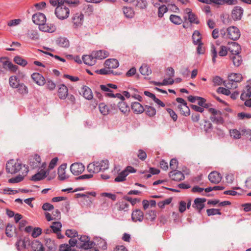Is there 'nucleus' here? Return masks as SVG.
<instances>
[{
	"label": "nucleus",
	"instance_id": "c03bdc74",
	"mask_svg": "<svg viewBox=\"0 0 251 251\" xmlns=\"http://www.w3.org/2000/svg\"><path fill=\"white\" fill-rule=\"evenodd\" d=\"M140 72L144 75H149L151 73V70L150 67L147 65H144L140 67Z\"/></svg>",
	"mask_w": 251,
	"mask_h": 251
},
{
	"label": "nucleus",
	"instance_id": "4c0bfd02",
	"mask_svg": "<svg viewBox=\"0 0 251 251\" xmlns=\"http://www.w3.org/2000/svg\"><path fill=\"white\" fill-rule=\"evenodd\" d=\"M251 96V86L248 85L246 86L245 89L241 95V99L245 100L247 98Z\"/></svg>",
	"mask_w": 251,
	"mask_h": 251
},
{
	"label": "nucleus",
	"instance_id": "bb28decb",
	"mask_svg": "<svg viewBox=\"0 0 251 251\" xmlns=\"http://www.w3.org/2000/svg\"><path fill=\"white\" fill-rule=\"evenodd\" d=\"M104 65L108 69H115L118 67L119 63L116 59H108L105 61Z\"/></svg>",
	"mask_w": 251,
	"mask_h": 251
},
{
	"label": "nucleus",
	"instance_id": "72a5a7b5",
	"mask_svg": "<svg viewBox=\"0 0 251 251\" xmlns=\"http://www.w3.org/2000/svg\"><path fill=\"white\" fill-rule=\"evenodd\" d=\"M41 159L40 156L38 154H35L32 158L30 159V166L33 168H35L39 166Z\"/></svg>",
	"mask_w": 251,
	"mask_h": 251
},
{
	"label": "nucleus",
	"instance_id": "423d86ee",
	"mask_svg": "<svg viewBox=\"0 0 251 251\" xmlns=\"http://www.w3.org/2000/svg\"><path fill=\"white\" fill-rule=\"evenodd\" d=\"M208 111L211 114L210 119L212 122L216 124H222L224 122L222 113L220 111L210 108L208 109Z\"/></svg>",
	"mask_w": 251,
	"mask_h": 251
},
{
	"label": "nucleus",
	"instance_id": "69168bd1",
	"mask_svg": "<svg viewBox=\"0 0 251 251\" xmlns=\"http://www.w3.org/2000/svg\"><path fill=\"white\" fill-rule=\"evenodd\" d=\"M42 233V229L39 227H36L33 229L32 232V236L33 238H37Z\"/></svg>",
	"mask_w": 251,
	"mask_h": 251
},
{
	"label": "nucleus",
	"instance_id": "1a4fd4ad",
	"mask_svg": "<svg viewBox=\"0 0 251 251\" xmlns=\"http://www.w3.org/2000/svg\"><path fill=\"white\" fill-rule=\"evenodd\" d=\"M84 169L85 167L81 163H75L72 164L70 166L71 172L75 176H78L81 174L83 172Z\"/></svg>",
	"mask_w": 251,
	"mask_h": 251
},
{
	"label": "nucleus",
	"instance_id": "4468645a",
	"mask_svg": "<svg viewBox=\"0 0 251 251\" xmlns=\"http://www.w3.org/2000/svg\"><path fill=\"white\" fill-rule=\"evenodd\" d=\"M169 177L173 180L179 181L184 179L185 176L181 172L174 170L169 173Z\"/></svg>",
	"mask_w": 251,
	"mask_h": 251
},
{
	"label": "nucleus",
	"instance_id": "9b49d317",
	"mask_svg": "<svg viewBox=\"0 0 251 251\" xmlns=\"http://www.w3.org/2000/svg\"><path fill=\"white\" fill-rule=\"evenodd\" d=\"M244 9L240 6H235L231 11V16L234 21H238L241 19L243 15Z\"/></svg>",
	"mask_w": 251,
	"mask_h": 251
},
{
	"label": "nucleus",
	"instance_id": "f3484780",
	"mask_svg": "<svg viewBox=\"0 0 251 251\" xmlns=\"http://www.w3.org/2000/svg\"><path fill=\"white\" fill-rule=\"evenodd\" d=\"M131 218L132 221L135 222H142L144 218V213L141 210L136 209L132 212Z\"/></svg>",
	"mask_w": 251,
	"mask_h": 251
},
{
	"label": "nucleus",
	"instance_id": "a878e982",
	"mask_svg": "<svg viewBox=\"0 0 251 251\" xmlns=\"http://www.w3.org/2000/svg\"><path fill=\"white\" fill-rule=\"evenodd\" d=\"M66 169V164H63L60 166L58 169V178L60 180H64L68 178L66 175L65 170Z\"/></svg>",
	"mask_w": 251,
	"mask_h": 251
},
{
	"label": "nucleus",
	"instance_id": "09e8293b",
	"mask_svg": "<svg viewBox=\"0 0 251 251\" xmlns=\"http://www.w3.org/2000/svg\"><path fill=\"white\" fill-rule=\"evenodd\" d=\"M192 38H193V43H194L195 45L201 42V35L200 32L198 30H195L194 32L193 36H192Z\"/></svg>",
	"mask_w": 251,
	"mask_h": 251
},
{
	"label": "nucleus",
	"instance_id": "3c124183",
	"mask_svg": "<svg viewBox=\"0 0 251 251\" xmlns=\"http://www.w3.org/2000/svg\"><path fill=\"white\" fill-rule=\"evenodd\" d=\"M62 227V225L60 222H54L52 223V225L50 226V227L54 233H57L60 231L61 230V228Z\"/></svg>",
	"mask_w": 251,
	"mask_h": 251
},
{
	"label": "nucleus",
	"instance_id": "4be33fe9",
	"mask_svg": "<svg viewBox=\"0 0 251 251\" xmlns=\"http://www.w3.org/2000/svg\"><path fill=\"white\" fill-rule=\"evenodd\" d=\"M185 13L187 14L189 21L192 24H199V21L198 20L195 14L192 12V10L189 8H186L185 10Z\"/></svg>",
	"mask_w": 251,
	"mask_h": 251
},
{
	"label": "nucleus",
	"instance_id": "412c9836",
	"mask_svg": "<svg viewBox=\"0 0 251 251\" xmlns=\"http://www.w3.org/2000/svg\"><path fill=\"white\" fill-rule=\"evenodd\" d=\"M41 31L47 32H53L55 30V26L52 24H42L39 25Z\"/></svg>",
	"mask_w": 251,
	"mask_h": 251
},
{
	"label": "nucleus",
	"instance_id": "c9c22d12",
	"mask_svg": "<svg viewBox=\"0 0 251 251\" xmlns=\"http://www.w3.org/2000/svg\"><path fill=\"white\" fill-rule=\"evenodd\" d=\"M230 58L232 59L234 66H239L242 63V59L240 54H231Z\"/></svg>",
	"mask_w": 251,
	"mask_h": 251
},
{
	"label": "nucleus",
	"instance_id": "f704fd0d",
	"mask_svg": "<svg viewBox=\"0 0 251 251\" xmlns=\"http://www.w3.org/2000/svg\"><path fill=\"white\" fill-rule=\"evenodd\" d=\"M47 176V172L42 170L36 173L32 176L31 180L33 181H39L43 179Z\"/></svg>",
	"mask_w": 251,
	"mask_h": 251
},
{
	"label": "nucleus",
	"instance_id": "39448f33",
	"mask_svg": "<svg viewBox=\"0 0 251 251\" xmlns=\"http://www.w3.org/2000/svg\"><path fill=\"white\" fill-rule=\"evenodd\" d=\"M22 164L14 159H11L8 161L6 166V170L7 173L14 174L19 172L22 168Z\"/></svg>",
	"mask_w": 251,
	"mask_h": 251
},
{
	"label": "nucleus",
	"instance_id": "774afa93",
	"mask_svg": "<svg viewBox=\"0 0 251 251\" xmlns=\"http://www.w3.org/2000/svg\"><path fill=\"white\" fill-rule=\"evenodd\" d=\"M23 179V177L22 176H18L15 177L11 178L9 179L8 181L11 183H15L21 182Z\"/></svg>",
	"mask_w": 251,
	"mask_h": 251
},
{
	"label": "nucleus",
	"instance_id": "9d476101",
	"mask_svg": "<svg viewBox=\"0 0 251 251\" xmlns=\"http://www.w3.org/2000/svg\"><path fill=\"white\" fill-rule=\"evenodd\" d=\"M242 80V76L240 74H231L228 76V83H230L231 87L236 88L237 82H239Z\"/></svg>",
	"mask_w": 251,
	"mask_h": 251
},
{
	"label": "nucleus",
	"instance_id": "a18cd8bd",
	"mask_svg": "<svg viewBox=\"0 0 251 251\" xmlns=\"http://www.w3.org/2000/svg\"><path fill=\"white\" fill-rule=\"evenodd\" d=\"M99 108L100 112L103 116L107 115L109 114V109L107 105H105L104 103H100Z\"/></svg>",
	"mask_w": 251,
	"mask_h": 251
},
{
	"label": "nucleus",
	"instance_id": "37998d69",
	"mask_svg": "<svg viewBox=\"0 0 251 251\" xmlns=\"http://www.w3.org/2000/svg\"><path fill=\"white\" fill-rule=\"evenodd\" d=\"M169 19L170 21L175 25H179L182 23V20L179 16L171 14L170 16Z\"/></svg>",
	"mask_w": 251,
	"mask_h": 251
},
{
	"label": "nucleus",
	"instance_id": "a211bd4d",
	"mask_svg": "<svg viewBox=\"0 0 251 251\" xmlns=\"http://www.w3.org/2000/svg\"><path fill=\"white\" fill-rule=\"evenodd\" d=\"M92 54L94 55L96 59H103L109 55V52L105 50H94L92 51Z\"/></svg>",
	"mask_w": 251,
	"mask_h": 251
},
{
	"label": "nucleus",
	"instance_id": "e433bc0d",
	"mask_svg": "<svg viewBox=\"0 0 251 251\" xmlns=\"http://www.w3.org/2000/svg\"><path fill=\"white\" fill-rule=\"evenodd\" d=\"M31 248L33 251H43V244L38 240H35L31 243Z\"/></svg>",
	"mask_w": 251,
	"mask_h": 251
},
{
	"label": "nucleus",
	"instance_id": "ea45409f",
	"mask_svg": "<svg viewBox=\"0 0 251 251\" xmlns=\"http://www.w3.org/2000/svg\"><path fill=\"white\" fill-rule=\"evenodd\" d=\"M177 107L182 115L187 116L190 114V110L189 107L187 106V104L185 105H178Z\"/></svg>",
	"mask_w": 251,
	"mask_h": 251
},
{
	"label": "nucleus",
	"instance_id": "338daca9",
	"mask_svg": "<svg viewBox=\"0 0 251 251\" xmlns=\"http://www.w3.org/2000/svg\"><path fill=\"white\" fill-rule=\"evenodd\" d=\"M204 130L206 132H209L212 128V125L209 121H205L203 126Z\"/></svg>",
	"mask_w": 251,
	"mask_h": 251
},
{
	"label": "nucleus",
	"instance_id": "f03ea898",
	"mask_svg": "<svg viewBox=\"0 0 251 251\" xmlns=\"http://www.w3.org/2000/svg\"><path fill=\"white\" fill-rule=\"evenodd\" d=\"M211 53L212 62L215 63L218 55L223 57L227 55V49L226 46H220V44L216 42V45H211Z\"/></svg>",
	"mask_w": 251,
	"mask_h": 251
},
{
	"label": "nucleus",
	"instance_id": "20e7f679",
	"mask_svg": "<svg viewBox=\"0 0 251 251\" xmlns=\"http://www.w3.org/2000/svg\"><path fill=\"white\" fill-rule=\"evenodd\" d=\"M70 14V10L68 7L64 3L58 5L55 10V14L56 17L61 20L67 18Z\"/></svg>",
	"mask_w": 251,
	"mask_h": 251
},
{
	"label": "nucleus",
	"instance_id": "f8f14e48",
	"mask_svg": "<svg viewBox=\"0 0 251 251\" xmlns=\"http://www.w3.org/2000/svg\"><path fill=\"white\" fill-rule=\"evenodd\" d=\"M84 19L83 14L80 13H75L72 17V22L75 28H77L82 25Z\"/></svg>",
	"mask_w": 251,
	"mask_h": 251
},
{
	"label": "nucleus",
	"instance_id": "a19ab883",
	"mask_svg": "<svg viewBox=\"0 0 251 251\" xmlns=\"http://www.w3.org/2000/svg\"><path fill=\"white\" fill-rule=\"evenodd\" d=\"M133 5L140 9H144L147 7V2L146 0H134Z\"/></svg>",
	"mask_w": 251,
	"mask_h": 251
},
{
	"label": "nucleus",
	"instance_id": "680f3d73",
	"mask_svg": "<svg viewBox=\"0 0 251 251\" xmlns=\"http://www.w3.org/2000/svg\"><path fill=\"white\" fill-rule=\"evenodd\" d=\"M207 215L208 216H212V215H221V213L219 209H214V208H211V209H208L206 211Z\"/></svg>",
	"mask_w": 251,
	"mask_h": 251
},
{
	"label": "nucleus",
	"instance_id": "13d9d810",
	"mask_svg": "<svg viewBox=\"0 0 251 251\" xmlns=\"http://www.w3.org/2000/svg\"><path fill=\"white\" fill-rule=\"evenodd\" d=\"M66 235L70 238L78 237L77 232L75 229H67L65 232Z\"/></svg>",
	"mask_w": 251,
	"mask_h": 251
},
{
	"label": "nucleus",
	"instance_id": "dca6fc26",
	"mask_svg": "<svg viewBox=\"0 0 251 251\" xmlns=\"http://www.w3.org/2000/svg\"><path fill=\"white\" fill-rule=\"evenodd\" d=\"M208 178L211 183L217 184L221 181L222 176L217 172H212L208 175Z\"/></svg>",
	"mask_w": 251,
	"mask_h": 251
},
{
	"label": "nucleus",
	"instance_id": "4d7b16f0",
	"mask_svg": "<svg viewBox=\"0 0 251 251\" xmlns=\"http://www.w3.org/2000/svg\"><path fill=\"white\" fill-rule=\"evenodd\" d=\"M146 219L151 221H154L156 218V213L154 210H149L146 214Z\"/></svg>",
	"mask_w": 251,
	"mask_h": 251
},
{
	"label": "nucleus",
	"instance_id": "7c9ffc66",
	"mask_svg": "<svg viewBox=\"0 0 251 251\" xmlns=\"http://www.w3.org/2000/svg\"><path fill=\"white\" fill-rule=\"evenodd\" d=\"M132 110L136 113H142L144 111V107L138 102H132L131 105Z\"/></svg>",
	"mask_w": 251,
	"mask_h": 251
},
{
	"label": "nucleus",
	"instance_id": "473e14b6",
	"mask_svg": "<svg viewBox=\"0 0 251 251\" xmlns=\"http://www.w3.org/2000/svg\"><path fill=\"white\" fill-rule=\"evenodd\" d=\"M224 85L227 88V89L223 88V87H219L218 88L217 92L218 93H220L221 94H224L225 95H229L231 94L230 91L229 89L231 88L230 83H226L224 82Z\"/></svg>",
	"mask_w": 251,
	"mask_h": 251
},
{
	"label": "nucleus",
	"instance_id": "79ce46f5",
	"mask_svg": "<svg viewBox=\"0 0 251 251\" xmlns=\"http://www.w3.org/2000/svg\"><path fill=\"white\" fill-rule=\"evenodd\" d=\"M63 3L71 7H76L80 4L79 0H63Z\"/></svg>",
	"mask_w": 251,
	"mask_h": 251
},
{
	"label": "nucleus",
	"instance_id": "7ed1b4c3",
	"mask_svg": "<svg viewBox=\"0 0 251 251\" xmlns=\"http://www.w3.org/2000/svg\"><path fill=\"white\" fill-rule=\"evenodd\" d=\"M95 242L90 240V238L86 235H78V247L87 250L93 248L95 246Z\"/></svg>",
	"mask_w": 251,
	"mask_h": 251
},
{
	"label": "nucleus",
	"instance_id": "5701e85b",
	"mask_svg": "<svg viewBox=\"0 0 251 251\" xmlns=\"http://www.w3.org/2000/svg\"><path fill=\"white\" fill-rule=\"evenodd\" d=\"M81 93L83 97L87 100H90L93 98V95L91 89L86 86L82 87L81 89Z\"/></svg>",
	"mask_w": 251,
	"mask_h": 251
},
{
	"label": "nucleus",
	"instance_id": "864d4df0",
	"mask_svg": "<svg viewBox=\"0 0 251 251\" xmlns=\"http://www.w3.org/2000/svg\"><path fill=\"white\" fill-rule=\"evenodd\" d=\"M168 11V8L165 5H161L158 7V16L161 18L163 17L164 14Z\"/></svg>",
	"mask_w": 251,
	"mask_h": 251
},
{
	"label": "nucleus",
	"instance_id": "052dcab7",
	"mask_svg": "<svg viewBox=\"0 0 251 251\" xmlns=\"http://www.w3.org/2000/svg\"><path fill=\"white\" fill-rule=\"evenodd\" d=\"M14 227L10 224L7 225L5 229V233L8 237H12L13 235Z\"/></svg>",
	"mask_w": 251,
	"mask_h": 251
},
{
	"label": "nucleus",
	"instance_id": "8fccbe9b",
	"mask_svg": "<svg viewBox=\"0 0 251 251\" xmlns=\"http://www.w3.org/2000/svg\"><path fill=\"white\" fill-rule=\"evenodd\" d=\"M144 109L146 113L150 117H153L156 114V110L152 106L146 105Z\"/></svg>",
	"mask_w": 251,
	"mask_h": 251
},
{
	"label": "nucleus",
	"instance_id": "bf43d9fd",
	"mask_svg": "<svg viewBox=\"0 0 251 251\" xmlns=\"http://www.w3.org/2000/svg\"><path fill=\"white\" fill-rule=\"evenodd\" d=\"M230 134L232 138L235 139H239L241 135L240 131L236 129L230 130Z\"/></svg>",
	"mask_w": 251,
	"mask_h": 251
},
{
	"label": "nucleus",
	"instance_id": "603ef678",
	"mask_svg": "<svg viewBox=\"0 0 251 251\" xmlns=\"http://www.w3.org/2000/svg\"><path fill=\"white\" fill-rule=\"evenodd\" d=\"M14 61L16 64L23 67H25L27 64V62L25 59L19 56H15L14 58Z\"/></svg>",
	"mask_w": 251,
	"mask_h": 251
},
{
	"label": "nucleus",
	"instance_id": "aec40b11",
	"mask_svg": "<svg viewBox=\"0 0 251 251\" xmlns=\"http://www.w3.org/2000/svg\"><path fill=\"white\" fill-rule=\"evenodd\" d=\"M93 241L95 242V245H97L99 249L102 250H106L107 249L106 242L101 238L96 237L94 238Z\"/></svg>",
	"mask_w": 251,
	"mask_h": 251
},
{
	"label": "nucleus",
	"instance_id": "b1692460",
	"mask_svg": "<svg viewBox=\"0 0 251 251\" xmlns=\"http://www.w3.org/2000/svg\"><path fill=\"white\" fill-rule=\"evenodd\" d=\"M68 94V90L67 87L64 84L60 85L58 91V95L60 99H65Z\"/></svg>",
	"mask_w": 251,
	"mask_h": 251
},
{
	"label": "nucleus",
	"instance_id": "0eeeda50",
	"mask_svg": "<svg viewBox=\"0 0 251 251\" xmlns=\"http://www.w3.org/2000/svg\"><path fill=\"white\" fill-rule=\"evenodd\" d=\"M0 63L4 69L8 70L11 72H16L18 69V66L14 65L7 57H1L0 58Z\"/></svg>",
	"mask_w": 251,
	"mask_h": 251
},
{
	"label": "nucleus",
	"instance_id": "6ab92c4d",
	"mask_svg": "<svg viewBox=\"0 0 251 251\" xmlns=\"http://www.w3.org/2000/svg\"><path fill=\"white\" fill-rule=\"evenodd\" d=\"M82 59L85 64L89 66H93L95 65L96 62V58L94 55L92 54V52L90 55H83L82 57Z\"/></svg>",
	"mask_w": 251,
	"mask_h": 251
},
{
	"label": "nucleus",
	"instance_id": "ddd939ff",
	"mask_svg": "<svg viewBox=\"0 0 251 251\" xmlns=\"http://www.w3.org/2000/svg\"><path fill=\"white\" fill-rule=\"evenodd\" d=\"M32 19L35 24L39 25L46 22V17L45 14L40 12L34 14L32 16Z\"/></svg>",
	"mask_w": 251,
	"mask_h": 251
},
{
	"label": "nucleus",
	"instance_id": "f257e3e1",
	"mask_svg": "<svg viewBox=\"0 0 251 251\" xmlns=\"http://www.w3.org/2000/svg\"><path fill=\"white\" fill-rule=\"evenodd\" d=\"M109 168V161L107 160H102L100 161H95L89 164L87 170L89 173H98L100 171H104Z\"/></svg>",
	"mask_w": 251,
	"mask_h": 251
},
{
	"label": "nucleus",
	"instance_id": "5fc2aeb1",
	"mask_svg": "<svg viewBox=\"0 0 251 251\" xmlns=\"http://www.w3.org/2000/svg\"><path fill=\"white\" fill-rule=\"evenodd\" d=\"M128 173H126V171H123L115 178L114 180L115 182H122L126 180V177Z\"/></svg>",
	"mask_w": 251,
	"mask_h": 251
},
{
	"label": "nucleus",
	"instance_id": "0e129e2a",
	"mask_svg": "<svg viewBox=\"0 0 251 251\" xmlns=\"http://www.w3.org/2000/svg\"><path fill=\"white\" fill-rule=\"evenodd\" d=\"M213 82L216 86L221 85L223 83H224L222 78L219 76H215L213 77Z\"/></svg>",
	"mask_w": 251,
	"mask_h": 251
},
{
	"label": "nucleus",
	"instance_id": "2f4dec72",
	"mask_svg": "<svg viewBox=\"0 0 251 251\" xmlns=\"http://www.w3.org/2000/svg\"><path fill=\"white\" fill-rule=\"evenodd\" d=\"M118 107L121 112L126 114L130 111L129 107L124 100H121L118 103Z\"/></svg>",
	"mask_w": 251,
	"mask_h": 251
},
{
	"label": "nucleus",
	"instance_id": "2eb2a0df",
	"mask_svg": "<svg viewBox=\"0 0 251 251\" xmlns=\"http://www.w3.org/2000/svg\"><path fill=\"white\" fill-rule=\"evenodd\" d=\"M31 78L37 84L40 86H43L45 84V78L39 73H34L32 74Z\"/></svg>",
	"mask_w": 251,
	"mask_h": 251
},
{
	"label": "nucleus",
	"instance_id": "393cba45",
	"mask_svg": "<svg viewBox=\"0 0 251 251\" xmlns=\"http://www.w3.org/2000/svg\"><path fill=\"white\" fill-rule=\"evenodd\" d=\"M206 201L205 198H196L194 201V203L193 206L198 209L200 212L201 210L204 207V202Z\"/></svg>",
	"mask_w": 251,
	"mask_h": 251
},
{
	"label": "nucleus",
	"instance_id": "c85d7f7f",
	"mask_svg": "<svg viewBox=\"0 0 251 251\" xmlns=\"http://www.w3.org/2000/svg\"><path fill=\"white\" fill-rule=\"evenodd\" d=\"M231 54H240L241 50L240 46L236 42H231L228 49Z\"/></svg>",
	"mask_w": 251,
	"mask_h": 251
},
{
	"label": "nucleus",
	"instance_id": "cd10ccee",
	"mask_svg": "<svg viewBox=\"0 0 251 251\" xmlns=\"http://www.w3.org/2000/svg\"><path fill=\"white\" fill-rule=\"evenodd\" d=\"M56 44L59 47L62 48H68L70 46L69 40L63 37H60L56 40Z\"/></svg>",
	"mask_w": 251,
	"mask_h": 251
},
{
	"label": "nucleus",
	"instance_id": "58836bf2",
	"mask_svg": "<svg viewBox=\"0 0 251 251\" xmlns=\"http://www.w3.org/2000/svg\"><path fill=\"white\" fill-rule=\"evenodd\" d=\"M9 83L10 86L13 88L18 86L20 83L19 79L15 75H13L9 77Z\"/></svg>",
	"mask_w": 251,
	"mask_h": 251
},
{
	"label": "nucleus",
	"instance_id": "49530a36",
	"mask_svg": "<svg viewBox=\"0 0 251 251\" xmlns=\"http://www.w3.org/2000/svg\"><path fill=\"white\" fill-rule=\"evenodd\" d=\"M15 88L17 92L22 95H25L28 93V88L24 83H20L18 86Z\"/></svg>",
	"mask_w": 251,
	"mask_h": 251
},
{
	"label": "nucleus",
	"instance_id": "6e6552de",
	"mask_svg": "<svg viewBox=\"0 0 251 251\" xmlns=\"http://www.w3.org/2000/svg\"><path fill=\"white\" fill-rule=\"evenodd\" d=\"M227 32V37L234 41L238 39L240 37V31L239 29L234 26H230L226 29Z\"/></svg>",
	"mask_w": 251,
	"mask_h": 251
},
{
	"label": "nucleus",
	"instance_id": "de8ad7c7",
	"mask_svg": "<svg viewBox=\"0 0 251 251\" xmlns=\"http://www.w3.org/2000/svg\"><path fill=\"white\" fill-rule=\"evenodd\" d=\"M27 36L33 40H36L39 39L38 32L36 30H29L27 33Z\"/></svg>",
	"mask_w": 251,
	"mask_h": 251
},
{
	"label": "nucleus",
	"instance_id": "e2e57ef3",
	"mask_svg": "<svg viewBox=\"0 0 251 251\" xmlns=\"http://www.w3.org/2000/svg\"><path fill=\"white\" fill-rule=\"evenodd\" d=\"M198 100V104L199 106L204 108L208 107V104L205 103L206 100L204 98L199 97Z\"/></svg>",
	"mask_w": 251,
	"mask_h": 251
},
{
	"label": "nucleus",
	"instance_id": "6e6d98bb",
	"mask_svg": "<svg viewBox=\"0 0 251 251\" xmlns=\"http://www.w3.org/2000/svg\"><path fill=\"white\" fill-rule=\"evenodd\" d=\"M15 245L18 250H24L26 247L25 241L24 239H20L17 241Z\"/></svg>",
	"mask_w": 251,
	"mask_h": 251
},
{
	"label": "nucleus",
	"instance_id": "c756f323",
	"mask_svg": "<svg viewBox=\"0 0 251 251\" xmlns=\"http://www.w3.org/2000/svg\"><path fill=\"white\" fill-rule=\"evenodd\" d=\"M123 13L126 18L131 19L133 18L135 15V12L130 7L124 6L123 8Z\"/></svg>",
	"mask_w": 251,
	"mask_h": 251
}]
</instances>
